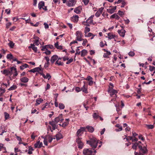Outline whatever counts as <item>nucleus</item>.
<instances>
[{"instance_id": "obj_58", "label": "nucleus", "mask_w": 155, "mask_h": 155, "mask_svg": "<svg viewBox=\"0 0 155 155\" xmlns=\"http://www.w3.org/2000/svg\"><path fill=\"white\" fill-rule=\"evenodd\" d=\"M118 14H119V15L121 16L124 15V12H123L121 11L120 10H119L118 11Z\"/></svg>"}, {"instance_id": "obj_54", "label": "nucleus", "mask_w": 155, "mask_h": 155, "mask_svg": "<svg viewBox=\"0 0 155 155\" xmlns=\"http://www.w3.org/2000/svg\"><path fill=\"white\" fill-rule=\"evenodd\" d=\"M147 126L149 129H152L154 127L153 125H147Z\"/></svg>"}, {"instance_id": "obj_59", "label": "nucleus", "mask_w": 155, "mask_h": 155, "mask_svg": "<svg viewBox=\"0 0 155 155\" xmlns=\"http://www.w3.org/2000/svg\"><path fill=\"white\" fill-rule=\"evenodd\" d=\"M82 24L84 25H86L87 26H89V24L88 23H87L86 21H84L82 22Z\"/></svg>"}, {"instance_id": "obj_42", "label": "nucleus", "mask_w": 155, "mask_h": 155, "mask_svg": "<svg viewBox=\"0 0 155 155\" xmlns=\"http://www.w3.org/2000/svg\"><path fill=\"white\" fill-rule=\"evenodd\" d=\"M4 114L5 115V118L6 120L8 119L9 118V115L8 113L5 112L4 113Z\"/></svg>"}, {"instance_id": "obj_49", "label": "nucleus", "mask_w": 155, "mask_h": 155, "mask_svg": "<svg viewBox=\"0 0 155 155\" xmlns=\"http://www.w3.org/2000/svg\"><path fill=\"white\" fill-rule=\"evenodd\" d=\"M128 55L131 57L134 56L135 55V53L133 51H130L128 53Z\"/></svg>"}, {"instance_id": "obj_45", "label": "nucleus", "mask_w": 155, "mask_h": 155, "mask_svg": "<svg viewBox=\"0 0 155 155\" xmlns=\"http://www.w3.org/2000/svg\"><path fill=\"white\" fill-rule=\"evenodd\" d=\"M7 58L8 59H13V58L12 55L11 54H8L7 55Z\"/></svg>"}, {"instance_id": "obj_32", "label": "nucleus", "mask_w": 155, "mask_h": 155, "mask_svg": "<svg viewBox=\"0 0 155 155\" xmlns=\"http://www.w3.org/2000/svg\"><path fill=\"white\" fill-rule=\"evenodd\" d=\"M87 53V51L85 49L82 50L81 51V56L82 57H83L85 56Z\"/></svg>"}, {"instance_id": "obj_18", "label": "nucleus", "mask_w": 155, "mask_h": 155, "mask_svg": "<svg viewBox=\"0 0 155 155\" xmlns=\"http://www.w3.org/2000/svg\"><path fill=\"white\" fill-rule=\"evenodd\" d=\"M84 128L82 127L80 129H79L78 130L77 132V136L79 137V136L81 135L80 134V133L82 131H84Z\"/></svg>"}, {"instance_id": "obj_50", "label": "nucleus", "mask_w": 155, "mask_h": 155, "mask_svg": "<svg viewBox=\"0 0 155 155\" xmlns=\"http://www.w3.org/2000/svg\"><path fill=\"white\" fill-rule=\"evenodd\" d=\"M149 70L151 71H155V67L152 66H150Z\"/></svg>"}, {"instance_id": "obj_8", "label": "nucleus", "mask_w": 155, "mask_h": 155, "mask_svg": "<svg viewBox=\"0 0 155 155\" xmlns=\"http://www.w3.org/2000/svg\"><path fill=\"white\" fill-rule=\"evenodd\" d=\"M76 3V2L74 0H69L67 2V4L69 7H71L74 6Z\"/></svg>"}, {"instance_id": "obj_5", "label": "nucleus", "mask_w": 155, "mask_h": 155, "mask_svg": "<svg viewBox=\"0 0 155 155\" xmlns=\"http://www.w3.org/2000/svg\"><path fill=\"white\" fill-rule=\"evenodd\" d=\"M49 124L51 125L52 127V130L51 129V127L49 126V128L51 132H52L53 130H55L57 128L56 124L54 121H50L49 122Z\"/></svg>"}, {"instance_id": "obj_44", "label": "nucleus", "mask_w": 155, "mask_h": 155, "mask_svg": "<svg viewBox=\"0 0 155 155\" xmlns=\"http://www.w3.org/2000/svg\"><path fill=\"white\" fill-rule=\"evenodd\" d=\"M40 143V141H37L36 143L35 144L34 147L35 148H39V144Z\"/></svg>"}, {"instance_id": "obj_9", "label": "nucleus", "mask_w": 155, "mask_h": 155, "mask_svg": "<svg viewBox=\"0 0 155 155\" xmlns=\"http://www.w3.org/2000/svg\"><path fill=\"white\" fill-rule=\"evenodd\" d=\"M12 71H10L9 70L5 69L3 71H1V72L4 74L5 75L7 76L9 74H12Z\"/></svg>"}, {"instance_id": "obj_57", "label": "nucleus", "mask_w": 155, "mask_h": 155, "mask_svg": "<svg viewBox=\"0 0 155 155\" xmlns=\"http://www.w3.org/2000/svg\"><path fill=\"white\" fill-rule=\"evenodd\" d=\"M73 59L72 58H71L69 60H68V61L66 62L67 64H69L71 63L72 62Z\"/></svg>"}, {"instance_id": "obj_56", "label": "nucleus", "mask_w": 155, "mask_h": 155, "mask_svg": "<svg viewBox=\"0 0 155 155\" xmlns=\"http://www.w3.org/2000/svg\"><path fill=\"white\" fill-rule=\"evenodd\" d=\"M83 41L82 43V45L83 46H85L86 45V44L87 43V40L86 39H84V40H83Z\"/></svg>"}, {"instance_id": "obj_24", "label": "nucleus", "mask_w": 155, "mask_h": 155, "mask_svg": "<svg viewBox=\"0 0 155 155\" xmlns=\"http://www.w3.org/2000/svg\"><path fill=\"white\" fill-rule=\"evenodd\" d=\"M62 116V114H61L60 115L56 117L54 119V122H55L56 123H57L58 122L60 121V119L61 118V117Z\"/></svg>"}, {"instance_id": "obj_20", "label": "nucleus", "mask_w": 155, "mask_h": 155, "mask_svg": "<svg viewBox=\"0 0 155 155\" xmlns=\"http://www.w3.org/2000/svg\"><path fill=\"white\" fill-rule=\"evenodd\" d=\"M116 127H118V129H116V131L118 132L121 131L122 130V127L120 126L119 124H117L116 125Z\"/></svg>"}, {"instance_id": "obj_27", "label": "nucleus", "mask_w": 155, "mask_h": 155, "mask_svg": "<svg viewBox=\"0 0 155 155\" xmlns=\"http://www.w3.org/2000/svg\"><path fill=\"white\" fill-rule=\"evenodd\" d=\"M108 38L109 39H111L114 38L115 36V35H113L111 33H109L107 34Z\"/></svg>"}, {"instance_id": "obj_63", "label": "nucleus", "mask_w": 155, "mask_h": 155, "mask_svg": "<svg viewBox=\"0 0 155 155\" xmlns=\"http://www.w3.org/2000/svg\"><path fill=\"white\" fill-rule=\"evenodd\" d=\"M101 14V13H100V12L97 11L96 12L95 15L97 17H98L100 16Z\"/></svg>"}, {"instance_id": "obj_11", "label": "nucleus", "mask_w": 155, "mask_h": 155, "mask_svg": "<svg viewBox=\"0 0 155 155\" xmlns=\"http://www.w3.org/2000/svg\"><path fill=\"white\" fill-rule=\"evenodd\" d=\"M79 18L78 15H74L71 18V20L74 22H77L78 21Z\"/></svg>"}, {"instance_id": "obj_60", "label": "nucleus", "mask_w": 155, "mask_h": 155, "mask_svg": "<svg viewBox=\"0 0 155 155\" xmlns=\"http://www.w3.org/2000/svg\"><path fill=\"white\" fill-rule=\"evenodd\" d=\"M44 25L45 26V29H47L48 28L49 26L48 24L46 23H44Z\"/></svg>"}, {"instance_id": "obj_7", "label": "nucleus", "mask_w": 155, "mask_h": 155, "mask_svg": "<svg viewBox=\"0 0 155 155\" xmlns=\"http://www.w3.org/2000/svg\"><path fill=\"white\" fill-rule=\"evenodd\" d=\"M76 142L78 144V147L79 148L82 149L83 147V143L81 141V139L79 138L77 139Z\"/></svg>"}, {"instance_id": "obj_29", "label": "nucleus", "mask_w": 155, "mask_h": 155, "mask_svg": "<svg viewBox=\"0 0 155 155\" xmlns=\"http://www.w3.org/2000/svg\"><path fill=\"white\" fill-rule=\"evenodd\" d=\"M56 137L57 140H59L63 137L62 135L60 133L57 134Z\"/></svg>"}, {"instance_id": "obj_23", "label": "nucleus", "mask_w": 155, "mask_h": 155, "mask_svg": "<svg viewBox=\"0 0 155 155\" xmlns=\"http://www.w3.org/2000/svg\"><path fill=\"white\" fill-rule=\"evenodd\" d=\"M111 18H115L117 20H118L120 18V17L119 16L116 14H114L113 15L111 16L110 17Z\"/></svg>"}, {"instance_id": "obj_28", "label": "nucleus", "mask_w": 155, "mask_h": 155, "mask_svg": "<svg viewBox=\"0 0 155 155\" xmlns=\"http://www.w3.org/2000/svg\"><path fill=\"white\" fill-rule=\"evenodd\" d=\"M81 91H82L83 92H84L85 93H87L88 92L87 91V87L85 86V85H84L81 89Z\"/></svg>"}, {"instance_id": "obj_64", "label": "nucleus", "mask_w": 155, "mask_h": 155, "mask_svg": "<svg viewBox=\"0 0 155 155\" xmlns=\"http://www.w3.org/2000/svg\"><path fill=\"white\" fill-rule=\"evenodd\" d=\"M46 51L44 53H45L46 54L49 55L51 54V51L47 49H46Z\"/></svg>"}, {"instance_id": "obj_25", "label": "nucleus", "mask_w": 155, "mask_h": 155, "mask_svg": "<svg viewBox=\"0 0 155 155\" xmlns=\"http://www.w3.org/2000/svg\"><path fill=\"white\" fill-rule=\"evenodd\" d=\"M93 117L95 119H97L99 117V114L98 113H94L92 115Z\"/></svg>"}, {"instance_id": "obj_12", "label": "nucleus", "mask_w": 155, "mask_h": 155, "mask_svg": "<svg viewBox=\"0 0 155 155\" xmlns=\"http://www.w3.org/2000/svg\"><path fill=\"white\" fill-rule=\"evenodd\" d=\"M40 74L42 75L43 77L45 79H48V80H49L51 78V76L50 74L48 73H47L46 75H45L43 73H40Z\"/></svg>"}, {"instance_id": "obj_61", "label": "nucleus", "mask_w": 155, "mask_h": 155, "mask_svg": "<svg viewBox=\"0 0 155 155\" xmlns=\"http://www.w3.org/2000/svg\"><path fill=\"white\" fill-rule=\"evenodd\" d=\"M92 35V33H89L87 35L85 34V37H90Z\"/></svg>"}, {"instance_id": "obj_37", "label": "nucleus", "mask_w": 155, "mask_h": 155, "mask_svg": "<svg viewBox=\"0 0 155 155\" xmlns=\"http://www.w3.org/2000/svg\"><path fill=\"white\" fill-rule=\"evenodd\" d=\"M28 66V65L27 64H25L24 65L20 66V68L21 70H23L24 68H27Z\"/></svg>"}, {"instance_id": "obj_53", "label": "nucleus", "mask_w": 155, "mask_h": 155, "mask_svg": "<svg viewBox=\"0 0 155 155\" xmlns=\"http://www.w3.org/2000/svg\"><path fill=\"white\" fill-rule=\"evenodd\" d=\"M12 23L10 22H9L6 24V28H8L11 25Z\"/></svg>"}, {"instance_id": "obj_10", "label": "nucleus", "mask_w": 155, "mask_h": 155, "mask_svg": "<svg viewBox=\"0 0 155 155\" xmlns=\"http://www.w3.org/2000/svg\"><path fill=\"white\" fill-rule=\"evenodd\" d=\"M122 28L123 29L120 30H118V33L121 36L124 37L126 31L125 30H124L123 27H122Z\"/></svg>"}, {"instance_id": "obj_51", "label": "nucleus", "mask_w": 155, "mask_h": 155, "mask_svg": "<svg viewBox=\"0 0 155 155\" xmlns=\"http://www.w3.org/2000/svg\"><path fill=\"white\" fill-rule=\"evenodd\" d=\"M5 91L4 89L0 88V96L2 95Z\"/></svg>"}, {"instance_id": "obj_3", "label": "nucleus", "mask_w": 155, "mask_h": 155, "mask_svg": "<svg viewBox=\"0 0 155 155\" xmlns=\"http://www.w3.org/2000/svg\"><path fill=\"white\" fill-rule=\"evenodd\" d=\"M76 40L79 41H82L84 39L82 38V35L81 32L77 31L76 32Z\"/></svg>"}, {"instance_id": "obj_22", "label": "nucleus", "mask_w": 155, "mask_h": 155, "mask_svg": "<svg viewBox=\"0 0 155 155\" xmlns=\"http://www.w3.org/2000/svg\"><path fill=\"white\" fill-rule=\"evenodd\" d=\"M86 128L90 132H93L94 130V128L92 127L87 126Z\"/></svg>"}, {"instance_id": "obj_43", "label": "nucleus", "mask_w": 155, "mask_h": 155, "mask_svg": "<svg viewBox=\"0 0 155 155\" xmlns=\"http://www.w3.org/2000/svg\"><path fill=\"white\" fill-rule=\"evenodd\" d=\"M49 106V105L47 103H46L45 105H43L42 106V110H44L45 109L46 107L47 106Z\"/></svg>"}, {"instance_id": "obj_41", "label": "nucleus", "mask_w": 155, "mask_h": 155, "mask_svg": "<svg viewBox=\"0 0 155 155\" xmlns=\"http://www.w3.org/2000/svg\"><path fill=\"white\" fill-rule=\"evenodd\" d=\"M41 137L44 139V140L43 141L44 144L46 146L48 145V143L47 142V139L45 137H44L42 136Z\"/></svg>"}, {"instance_id": "obj_40", "label": "nucleus", "mask_w": 155, "mask_h": 155, "mask_svg": "<svg viewBox=\"0 0 155 155\" xmlns=\"http://www.w3.org/2000/svg\"><path fill=\"white\" fill-rule=\"evenodd\" d=\"M79 8H74V11L77 14H79L80 13L81 11L79 9Z\"/></svg>"}, {"instance_id": "obj_38", "label": "nucleus", "mask_w": 155, "mask_h": 155, "mask_svg": "<svg viewBox=\"0 0 155 155\" xmlns=\"http://www.w3.org/2000/svg\"><path fill=\"white\" fill-rule=\"evenodd\" d=\"M59 107L60 109H63L64 108L65 106L63 104L60 103L59 104Z\"/></svg>"}, {"instance_id": "obj_17", "label": "nucleus", "mask_w": 155, "mask_h": 155, "mask_svg": "<svg viewBox=\"0 0 155 155\" xmlns=\"http://www.w3.org/2000/svg\"><path fill=\"white\" fill-rule=\"evenodd\" d=\"M45 6V2L43 1H41L39 3L38 5V8L41 9Z\"/></svg>"}, {"instance_id": "obj_4", "label": "nucleus", "mask_w": 155, "mask_h": 155, "mask_svg": "<svg viewBox=\"0 0 155 155\" xmlns=\"http://www.w3.org/2000/svg\"><path fill=\"white\" fill-rule=\"evenodd\" d=\"M92 151L89 149H84L83 151V154L85 155H92Z\"/></svg>"}, {"instance_id": "obj_19", "label": "nucleus", "mask_w": 155, "mask_h": 155, "mask_svg": "<svg viewBox=\"0 0 155 155\" xmlns=\"http://www.w3.org/2000/svg\"><path fill=\"white\" fill-rule=\"evenodd\" d=\"M69 119H65V122L63 123L62 126L63 127H65L67 126L69 124Z\"/></svg>"}, {"instance_id": "obj_55", "label": "nucleus", "mask_w": 155, "mask_h": 155, "mask_svg": "<svg viewBox=\"0 0 155 155\" xmlns=\"http://www.w3.org/2000/svg\"><path fill=\"white\" fill-rule=\"evenodd\" d=\"M82 1L85 5H87L88 4L89 1V0H83Z\"/></svg>"}, {"instance_id": "obj_35", "label": "nucleus", "mask_w": 155, "mask_h": 155, "mask_svg": "<svg viewBox=\"0 0 155 155\" xmlns=\"http://www.w3.org/2000/svg\"><path fill=\"white\" fill-rule=\"evenodd\" d=\"M111 54L110 52L109 51H107L106 53L104 54L103 57L104 58H108V56Z\"/></svg>"}, {"instance_id": "obj_1", "label": "nucleus", "mask_w": 155, "mask_h": 155, "mask_svg": "<svg viewBox=\"0 0 155 155\" xmlns=\"http://www.w3.org/2000/svg\"><path fill=\"white\" fill-rule=\"evenodd\" d=\"M98 143V140L95 137H93L87 141V143L90 145L93 149L97 147Z\"/></svg>"}, {"instance_id": "obj_16", "label": "nucleus", "mask_w": 155, "mask_h": 155, "mask_svg": "<svg viewBox=\"0 0 155 155\" xmlns=\"http://www.w3.org/2000/svg\"><path fill=\"white\" fill-rule=\"evenodd\" d=\"M41 70V69L40 68L37 67L30 70L29 71L35 73L36 72H38Z\"/></svg>"}, {"instance_id": "obj_52", "label": "nucleus", "mask_w": 155, "mask_h": 155, "mask_svg": "<svg viewBox=\"0 0 155 155\" xmlns=\"http://www.w3.org/2000/svg\"><path fill=\"white\" fill-rule=\"evenodd\" d=\"M93 19H90V20L88 21V22L87 23H88V24H89V25H91V24H92V25H94V24L93 22Z\"/></svg>"}, {"instance_id": "obj_30", "label": "nucleus", "mask_w": 155, "mask_h": 155, "mask_svg": "<svg viewBox=\"0 0 155 155\" xmlns=\"http://www.w3.org/2000/svg\"><path fill=\"white\" fill-rule=\"evenodd\" d=\"M58 42H57L56 43L54 44L55 47L58 49H62V47L61 45H58Z\"/></svg>"}, {"instance_id": "obj_21", "label": "nucleus", "mask_w": 155, "mask_h": 155, "mask_svg": "<svg viewBox=\"0 0 155 155\" xmlns=\"http://www.w3.org/2000/svg\"><path fill=\"white\" fill-rule=\"evenodd\" d=\"M11 71H12L14 70L15 71V74H13V76L14 77L18 75V73H17V71L16 68L14 67H12L11 68Z\"/></svg>"}, {"instance_id": "obj_26", "label": "nucleus", "mask_w": 155, "mask_h": 155, "mask_svg": "<svg viewBox=\"0 0 155 155\" xmlns=\"http://www.w3.org/2000/svg\"><path fill=\"white\" fill-rule=\"evenodd\" d=\"M32 48L33 50L35 52L37 51V48L35 46V45L34 44H31V46L29 47V48Z\"/></svg>"}, {"instance_id": "obj_47", "label": "nucleus", "mask_w": 155, "mask_h": 155, "mask_svg": "<svg viewBox=\"0 0 155 155\" xmlns=\"http://www.w3.org/2000/svg\"><path fill=\"white\" fill-rule=\"evenodd\" d=\"M55 64H57L58 65H63V63L57 60Z\"/></svg>"}, {"instance_id": "obj_15", "label": "nucleus", "mask_w": 155, "mask_h": 155, "mask_svg": "<svg viewBox=\"0 0 155 155\" xmlns=\"http://www.w3.org/2000/svg\"><path fill=\"white\" fill-rule=\"evenodd\" d=\"M20 81L22 82L26 83L28 82V79L26 77H23L20 78Z\"/></svg>"}, {"instance_id": "obj_39", "label": "nucleus", "mask_w": 155, "mask_h": 155, "mask_svg": "<svg viewBox=\"0 0 155 155\" xmlns=\"http://www.w3.org/2000/svg\"><path fill=\"white\" fill-rule=\"evenodd\" d=\"M17 87L15 85H13L9 88L8 90L9 91H11L15 90L17 88Z\"/></svg>"}, {"instance_id": "obj_2", "label": "nucleus", "mask_w": 155, "mask_h": 155, "mask_svg": "<svg viewBox=\"0 0 155 155\" xmlns=\"http://www.w3.org/2000/svg\"><path fill=\"white\" fill-rule=\"evenodd\" d=\"M138 148L139 149V153L135 151L134 152L135 155H144V154L147 153V150L145 146L143 147L141 145H139Z\"/></svg>"}, {"instance_id": "obj_33", "label": "nucleus", "mask_w": 155, "mask_h": 155, "mask_svg": "<svg viewBox=\"0 0 155 155\" xmlns=\"http://www.w3.org/2000/svg\"><path fill=\"white\" fill-rule=\"evenodd\" d=\"M43 101V99H41V98L39 99H37L36 100V103L35 104L36 105H37Z\"/></svg>"}, {"instance_id": "obj_13", "label": "nucleus", "mask_w": 155, "mask_h": 155, "mask_svg": "<svg viewBox=\"0 0 155 155\" xmlns=\"http://www.w3.org/2000/svg\"><path fill=\"white\" fill-rule=\"evenodd\" d=\"M116 9V6H115L112 7L111 8H109L107 9V11L110 13L112 14L114 12V11Z\"/></svg>"}, {"instance_id": "obj_6", "label": "nucleus", "mask_w": 155, "mask_h": 155, "mask_svg": "<svg viewBox=\"0 0 155 155\" xmlns=\"http://www.w3.org/2000/svg\"><path fill=\"white\" fill-rule=\"evenodd\" d=\"M108 92L110 93V95L111 96L115 95V97H117L116 94L118 93L117 90L112 89H110L108 90Z\"/></svg>"}, {"instance_id": "obj_14", "label": "nucleus", "mask_w": 155, "mask_h": 155, "mask_svg": "<svg viewBox=\"0 0 155 155\" xmlns=\"http://www.w3.org/2000/svg\"><path fill=\"white\" fill-rule=\"evenodd\" d=\"M58 58V56L56 55H54L51 58V62L53 64L56 61Z\"/></svg>"}, {"instance_id": "obj_48", "label": "nucleus", "mask_w": 155, "mask_h": 155, "mask_svg": "<svg viewBox=\"0 0 155 155\" xmlns=\"http://www.w3.org/2000/svg\"><path fill=\"white\" fill-rule=\"evenodd\" d=\"M79 47H78L77 48V50H76V52L75 54V55H76L77 54H80L81 52L79 51L80 50L79 49Z\"/></svg>"}, {"instance_id": "obj_36", "label": "nucleus", "mask_w": 155, "mask_h": 155, "mask_svg": "<svg viewBox=\"0 0 155 155\" xmlns=\"http://www.w3.org/2000/svg\"><path fill=\"white\" fill-rule=\"evenodd\" d=\"M138 143H133V146L132 148L134 150H136L137 148V147L139 146Z\"/></svg>"}, {"instance_id": "obj_46", "label": "nucleus", "mask_w": 155, "mask_h": 155, "mask_svg": "<svg viewBox=\"0 0 155 155\" xmlns=\"http://www.w3.org/2000/svg\"><path fill=\"white\" fill-rule=\"evenodd\" d=\"M90 29L89 28L86 27L84 30V33L85 34H86L87 33L90 31Z\"/></svg>"}, {"instance_id": "obj_31", "label": "nucleus", "mask_w": 155, "mask_h": 155, "mask_svg": "<svg viewBox=\"0 0 155 155\" xmlns=\"http://www.w3.org/2000/svg\"><path fill=\"white\" fill-rule=\"evenodd\" d=\"M36 38H37V39H35L34 41V45H38L39 44H40V42H39V38L38 37H36Z\"/></svg>"}, {"instance_id": "obj_34", "label": "nucleus", "mask_w": 155, "mask_h": 155, "mask_svg": "<svg viewBox=\"0 0 155 155\" xmlns=\"http://www.w3.org/2000/svg\"><path fill=\"white\" fill-rule=\"evenodd\" d=\"M8 45L10 48H13L15 44L12 41H10Z\"/></svg>"}, {"instance_id": "obj_62", "label": "nucleus", "mask_w": 155, "mask_h": 155, "mask_svg": "<svg viewBox=\"0 0 155 155\" xmlns=\"http://www.w3.org/2000/svg\"><path fill=\"white\" fill-rule=\"evenodd\" d=\"M126 2L124 1L122 2V5L121 6V8L124 7V6L126 5Z\"/></svg>"}]
</instances>
